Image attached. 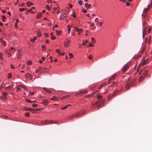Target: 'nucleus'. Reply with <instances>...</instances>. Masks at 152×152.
Listing matches in <instances>:
<instances>
[{"label": "nucleus", "instance_id": "6e6d98bb", "mask_svg": "<svg viewBox=\"0 0 152 152\" xmlns=\"http://www.w3.org/2000/svg\"><path fill=\"white\" fill-rule=\"evenodd\" d=\"M2 44L4 45L5 46L6 45V42L5 41H3L2 42Z\"/></svg>", "mask_w": 152, "mask_h": 152}, {"label": "nucleus", "instance_id": "f704fd0d", "mask_svg": "<svg viewBox=\"0 0 152 152\" xmlns=\"http://www.w3.org/2000/svg\"><path fill=\"white\" fill-rule=\"evenodd\" d=\"M87 92V91L85 90H82L80 91V94H83L84 93H86Z\"/></svg>", "mask_w": 152, "mask_h": 152}, {"label": "nucleus", "instance_id": "0eeeda50", "mask_svg": "<svg viewBox=\"0 0 152 152\" xmlns=\"http://www.w3.org/2000/svg\"><path fill=\"white\" fill-rule=\"evenodd\" d=\"M25 77L30 80L32 79V76L29 73L25 75Z\"/></svg>", "mask_w": 152, "mask_h": 152}, {"label": "nucleus", "instance_id": "39448f33", "mask_svg": "<svg viewBox=\"0 0 152 152\" xmlns=\"http://www.w3.org/2000/svg\"><path fill=\"white\" fill-rule=\"evenodd\" d=\"M148 62V61L146 60L145 59H143L142 61H141L140 63L139 64V66H140L142 65H144L145 64L147 63Z\"/></svg>", "mask_w": 152, "mask_h": 152}, {"label": "nucleus", "instance_id": "6ab92c4d", "mask_svg": "<svg viewBox=\"0 0 152 152\" xmlns=\"http://www.w3.org/2000/svg\"><path fill=\"white\" fill-rule=\"evenodd\" d=\"M41 15H42L41 13L40 12H39L38 13L37 15V19H39V18H40L42 17Z\"/></svg>", "mask_w": 152, "mask_h": 152}, {"label": "nucleus", "instance_id": "c85d7f7f", "mask_svg": "<svg viewBox=\"0 0 152 152\" xmlns=\"http://www.w3.org/2000/svg\"><path fill=\"white\" fill-rule=\"evenodd\" d=\"M115 94V93L113 94V95L110 96L108 98V100H110V99H111L114 96V94Z\"/></svg>", "mask_w": 152, "mask_h": 152}, {"label": "nucleus", "instance_id": "a878e982", "mask_svg": "<svg viewBox=\"0 0 152 152\" xmlns=\"http://www.w3.org/2000/svg\"><path fill=\"white\" fill-rule=\"evenodd\" d=\"M70 27H71L70 25H68L67 26V27L68 28V33H69V34L70 33V32L71 31Z\"/></svg>", "mask_w": 152, "mask_h": 152}, {"label": "nucleus", "instance_id": "c756f323", "mask_svg": "<svg viewBox=\"0 0 152 152\" xmlns=\"http://www.w3.org/2000/svg\"><path fill=\"white\" fill-rule=\"evenodd\" d=\"M70 105H70V104L66 105V106L62 107L61 109L62 110H65V109H66Z\"/></svg>", "mask_w": 152, "mask_h": 152}, {"label": "nucleus", "instance_id": "58836bf2", "mask_svg": "<svg viewBox=\"0 0 152 152\" xmlns=\"http://www.w3.org/2000/svg\"><path fill=\"white\" fill-rule=\"evenodd\" d=\"M82 12L84 13H87V10H86V9H83L82 10Z\"/></svg>", "mask_w": 152, "mask_h": 152}, {"label": "nucleus", "instance_id": "c03bdc74", "mask_svg": "<svg viewBox=\"0 0 152 152\" xmlns=\"http://www.w3.org/2000/svg\"><path fill=\"white\" fill-rule=\"evenodd\" d=\"M46 8L49 11H50L51 10V8L49 7L48 5H47L46 6Z\"/></svg>", "mask_w": 152, "mask_h": 152}, {"label": "nucleus", "instance_id": "2eb2a0df", "mask_svg": "<svg viewBox=\"0 0 152 152\" xmlns=\"http://www.w3.org/2000/svg\"><path fill=\"white\" fill-rule=\"evenodd\" d=\"M50 100H54V101H56L58 99V98L56 97V96H54L52 98H51Z\"/></svg>", "mask_w": 152, "mask_h": 152}, {"label": "nucleus", "instance_id": "69168bd1", "mask_svg": "<svg viewBox=\"0 0 152 152\" xmlns=\"http://www.w3.org/2000/svg\"><path fill=\"white\" fill-rule=\"evenodd\" d=\"M51 39L52 40H54L56 39V37L54 36H52L51 37Z\"/></svg>", "mask_w": 152, "mask_h": 152}, {"label": "nucleus", "instance_id": "2f4dec72", "mask_svg": "<svg viewBox=\"0 0 152 152\" xmlns=\"http://www.w3.org/2000/svg\"><path fill=\"white\" fill-rule=\"evenodd\" d=\"M1 18H2L3 19H2V21L4 22H6V20H5L6 19V17L4 15H2V16H1Z\"/></svg>", "mask_w": 152, "mask_h": 152}, {"label": "nucleus", "instance_id": "603ef678", "mask_svg": "<svg viewBox=\"0 0 152 152\" xmlns=\"http://www.w3.org/2000/svg\"><path fill=\"white\" fill-rule=\"evenodd\" d=\"M103 24V22H99V26L100 27H101L102 25Z\"/></svg>", "mask_w": 152, "mask_h": 152}, {"label": "nucleus", "instance_id": "f257e3e1", "mask_svg": "<svg viewBox=\"0 0 152 152\" xmlns=\"http://www.w3.org/2000/svg\"><path fill=\"white\" fill-rule=\"evenodd\" d=\"M131 65V63L130 62H128L126 64H125L122 69V72H126L129 68V66Z\"/></svg>", "mask_w": 152, "mask_h": 152}, {"label": "nucleus", "instance_id": "ea45409f", "mask_svg": "<svg viewBox=\"0 0 152 152\" xmlns=\"http://www.w3.org/2000/svg\"><path fill=\"white\" fill-rule=\"evenodd\" d=\"M19 17L21 18V19L22 20H24L25 19V18L23 16V15L21 14H20L19 15Z\"/></svg>", "mask_w": 152, "mask_h": 152}, {"label": "nucleus", "instance_id": "79ce46f5", "mask_svg": "<svg viewBox=\"0 0 152 152\" xmlns=\"http://www.w3.org/2000/svg\"><path fill=\"white\" fill-rule=\"evenodd\" d=\"M26 101L27 102H30V103L34 102H36V101H31L29 99H27L26 100Z\"/></svg>", "mask_w": 152, "mask_h": 152}, {"label": "nucleus", "instance_id": "e2e57ef3", "mask_svg": "<svg viewBox=\"0 0 152 152\" xmlns=\"http://www.w3.org/2000/svg\"><path fill=\"white\" fill-rule=\"evenodd\" d=\"M144 79V77L143 76H141L140 78V81H142Z\"/></svg>", "mask_w": 152, "mask_h": 152}, {"label": "nucleus", "instance_id": "7c9ffc66", "mask_svg": "<svg viewBox=\"0 0 152 152\" xmlns=\"http://www.w3.org/2000/svg\"><path fill=\"white\" fill-rule=\"evenodd\" d=\"M143 74L144 76H146L148 75L147 71L146 70H145V72L143 73Z\"/></svg>", "mask_w": 152, "mask_h": 152}, {"label": "nucleus", "instance_id": "9d476101", "mask_svg": "<svg viewBox=\"0 0 152 152\" xmlns=\"http://www.w3.org/2000/svg\"><path fill=\"white\" fill-rule=\"evenodd\" d=\"M40 110V109H32L31 108H29L28 109V110H29V111H32V113H34V112H35V111H37V110Z\"/></svg>", "mask_w": 152, "mask_h": 152}, {"label": "nucleus", "instance_id": "a19ab883", "mask_svg": "<svg viewBox=\"0 0 152 152\" xmlns=\"http://www.w3.org/2000/svg\"><path fill=\"white\" fill-rule=\"evenodd\" d=\"M19 87H20V86H19V85H18L17 86V91H18L20 90H21V89Z\"/></svg>", "mask_w": 152, "mask_h": 152}, {"label": "nucleus", "instance_id": "1a4fd4ad", "mask_svg": "<svg viewBox=\"0 0 152 152\" xmlns=\"http://www.w3.org/2000/svg\"><path fill=\"white\" fill-rule=\"evenodd\" d=\"M85 5L86 8L88 9L91 8V4H88V3H86L85 4Z\"/></svg>", "mask_w": 152, "mask_h": 152}, {"label": "nucleus", "instance_id": "bb28decb", "mask_svg": "<svg viewBox=\"0 0 152 152\" xmlns=\"http://www.w3.org/2000/svg\"><path fill=\"white\" fill-rule=\"evenodd\" d=\"M82 2L83 1L82 0H79L78 1V3L79 4L80 6L82 5Z\"/></svg>", "mask_w": 152, "mask_h": 152}, {"label": "nucleus", "instance_id": "3c124183", "mask_svg": "<svg viewBox=\"0 0 152 152\" xmlns=\"http://www.w3.org/2000/svg\"><path fill=\"white\" fill-rule=\"evenodd\" d=\"M37 106V104L35 103H34L32 104V106L36 107Z\"/></svg>", "mask_w": 152, "mask_h": 152}, {"label": "nucleus", "instance_id": "aec40b11", "mask_svg": "<svg viewBox=\"0 0 152 152\" xmlns=\"http://www.w3.org/2000/svg\"><path fill=\"white\" fill-rule=\"evenodd\" d=\"M43 90H45L46 92H47L49 93H51V91L50 90H49L48 89L44 87L43 88Z\"/></svg>", "mask_w": 152, "mask_h": 152}, {"label": "nucleus", "instance_id": "774afa93", "mask_svg": "<svg viewBox=\"0 0 152 152\" xmlns=\"http://www.w3.org/2000/svg\"><path fill=\"white\" fill-rule=\"evenodd\" d=\"M44 35L45 36V37H47L49 36V35L48 33L45 34Z\"/></svg>", "mask_w": 152, "mask_h": 152}, {"label": "nucleus", "instance_id": "8fccbe9b", "mask_svg": "<svg viewBox=\"0 0 152 152\" xmlns=\"http://www.w3.org/2000/svg\"><path fill=\"white\" fill-rule=\"evenodd\" d=\"M68 54L70 57H74V56L73 55L72 53H69Z\"/></svg>", "mask_w": 152, "mask_h": 152}, {"label": "nucleus", "instance_id": "a211bd4d", "mask_svg": "<svg viewBox=\"0 0 152 152\" xmlns=\"http://www.w3.org/2000/svg\"><path fill=\"white\" fill-rule=\"evenodd\" d=\"M92 104L93 105H95L97 107H98L100 105L99 102H97L94 103Z\"/></svg>", "mask_w": 152, "mask_h": 152}, {"label": "nucleus", "instance_id": "393cba45", "mask_svg": "<svg viewBox=\"0 0 152 152\" xmlns=\"http://www.w3.org/2000/svg\"><path fill=\"white\" fill-rule=\"evenodd\" d=\"M106 84L105 83L102 84L99 86V89H100L102 87H103L104 86H106Z\"/></svg>", "mask_w": 152, "mask_h": 152}, {"label": "nucleus", "instance_id": "412c9836", "mask_svg": "<svg viewBox=\"0 0 152 152\" xmlns=\"http://www.w3.org/2000/svg\"><path fill=\"white\" fill-rule=\"evenodd\" d=\"M149 10H150L149 7H148V8H145L143 12L147 13V12H148V11H149Z\"/></svg>", "mask_w": 152, "mask_h": 152}, {"label": "nucleus", "instance_id": "f03ea898", "mask_svg": "<svg viewBox=\"0 0 152 152\" xmlns=\"http://www.w3.org/2000/svg\"><path fill=\"white\" fill-rule=\"evenodd\" d=\"M70 44V40L68 38H66L64 42V45L65 47H68Z\"/></svg>", "mask_w": 152, "mask_h": 152}, {"label": "nucleus", "instance_id": "0e129e2a", "mask_svg": "<svg viewBox=\"0 0 152 152\" xmlns=\"http://www.w3.org/2000/svg\"><path fill=\"white\" fill-rule=\"evenodd\" d=\"M148 7H152V0L151 1V5H148Z\"/></svg>", "mask_w": 152, "mask_h": 152}, {"label": "nucleus", "instance_id": "4be33fe9", "mask_svg": "<svg viewBox=\"0 0 152 152\" xmlns=\"http://www.w3.org/2000/svg\"><path fill=\"white\" fill-rule=\"evenodd\" d=\"M81 114L80 113H78L77 114H76L74 115L73 116H72L73 117H78L81 115Z\"/></svg>", "mask_w": 152, "mask_h": 152}, {"label": "nucleus", "instance_id": "9b49d317", "mask_svg": "<svg viewBox=\"0 0 152 152\" xmlns=\"http://www.w3.org/2000/svg\"><path fill=\"white\" fill-rule=\"evenodd\" d=\"M48 103L49 102L47 100L45 99L42 102V103L43 104L45 105H47Z\"/></svg>", "mask_w": 152, "mask_h": 152}, {"label": "nucleus", "instance_id": "b1692460", "mask_svg": "<svg viewBox=\"0 0 152 152\" xmlns=\"http://www.w3.org/2000/svg\"><path fill=\"white\" fill-rule=\"evenodd\" d=\"M115 76L113 75L110 78V79L109 80L108 82H110L111 81L113 80L115 78Z\"/></svg>", "mask_w": 152, "mask_h": 152}, {"label": "nucleus", "instance_id": "bf43d9fd", "mask_svg": "<svg viewBox=\"0 0 152 152\" xmlns=\"http://www.w3.org/2000/svg\"><path fill=\"white\" fill-rule=\"evenodd\" d=\"M34 94V92H30L29 93V95H33Z\"/></svg>", "mask_w": 152, "mask_h": 152}, {"label": "nucleus", "instance_id": "a18cd8bd", "mask_svg": "<svg viewBox=\"0 0 152 152\" xmlns=\"http://www.w3.org/2000/svg\"><path fill=\"white\" fill-rule=\"evenodd\" d=\"M32 61H28L27 63L28 65H31L32 64Z\"/></svg>", "mask_w": 152, "mask_h": 152}, {"label": "nucleus", "instance_id": "4468645a", "mask_svg": "<svg viewBox=\"0 0 152 152\" xmlns=\"http://www.w3.org/2000/svg\"><path fill=\"white\" fill-rule=\"evenodd\" d=\"M54 123H55L53 121H49L46 122V124H53Z\"/></svg>", "mask_w": 152, "mask_h": 152}, {"label": "nucleus", "instance_id": "423d86ee", "mask_svg": "<svg viewBox=\"0 0 152 152\" xmlns=\"http://www.w3.org/2000/svg\"><path fill=\"white\" fill-rule=\"evenodd\" d=\"M7 94L5 92H3L2 93V96L0 97V98L1 99H5L6 98V96L7 95Z\"/></svg>", "mask_w": 152, "mask_h": 152}, {"label": "nucleus", "instance_id": "e433bc0d", "mask_svg": "<svg viewBox=\"0 0 152 152\" xmlns=\"http://www.w3.org/2000/svg\"><path fill=\"white\" fill-rule=\"evenodd\" d=\"M6 52L8 54L7 56L8 57H10L11 56V54L10 53L8 52V51H6Z\"/></svg>", "mask_w": 152, "mask_h": 152}, {"label": "nucleus", "instance_id": "5fc2aeb1", "mask_svg": "<svg viewBox=\"0 0 152 152\" xmlns=\"http://www.w3.org/2000/svg\"><path fill=\"white\" fill-rule=\"evenodd\" d=\"M151 27H150L148 29V33H150L151 31Z\"/></svg>", "mask_w": 152, "mask_h": 152}, {"label": "nucleus", "instance_id": "de8ad7c7", "mask_svg": "<svg viewBox=\"0 0 152 152\" xmlns=\"http://www.w3.org/2000/svg\"><path fill=\"white\" fill-rule=\"evenodd\" d=\"M102 97V96L99 95L97 96V98L99 100L101 99V97Z\"/></svg>", "mask_w": 152, "mask_h": 152}, {"label": "nucleus", "instance_id": "864d4df0", "mask_svg": "<svg viewBox=\"0 0 152 152\" xmlns=\"http://www.w3.org/2000/svg\"><path fill=\"white\" fill-rule=\"evenodd\" d=\"M147 15V13H145V15H143V14H142V16L144 18H145L146 17V16Z\"/></svg>", "mask_w": 152, "mask_h": 152}, {"label": "nucleus", "instance_id": "338daca9", "mask_svg": "<svg viewBox=\"0 0 152 152\" xmlns=\"http://www.w3.org/2000/svg\"><path fill=\"white\" fill-rule=\"evenodd\" d=\"M2 117L4 118H7L8 117L7 116H6L5 115H3L2 116Z\"/></svg>", "mask_w": 152, "mask_h": 152}, {"label": "nucleus", "instance_id": "49530a36", "mask_svg": "<svg viewBox=\"0 0 152 152\" xmlns=\"http://www.w3.org/2000/svg\"><path fill=\"white\" fill-rule=\"evenodd\" d=\"M73 13L72 15V16H73L74 18H76V15H75V13L74 11H73Z\"/></svg>", "mask_w": 152, "mask_h": 152}, {"label": "nucleus", "instance_id": "c9c22d12", "mask_svg": "<svg viewBox=\"0 0 152 152\" xmlns=\"http://www.w3.org/2000/svg\"><path fill=\"white\" fill-rule=\"evenodd\" d=\"M53 10L52 11V13L53 14H55L56 13V11L57 10V8H53Z\"/></svg>", "mask_w": 152, "mask_h": 152}, {"label": "nucleus", "instance_id": "7ed1b4c3", "mask_svg": "<svg viewBox=\"0 0 152 152\" xmlns=\"http://www.w3.org/2000/svg\"><path fill=\"white\" fill-rule=\"evenodd\" d=\"M144 48H143L142 50L141 51L139 52V53H138V57H140L141 56H143V57H146L147 56V54L146 53L144 54V56H143L142 55V54L144 53L143 51H144Z\"/></svg>", "mask_w": 152, "mask_h": 152}, {"label": "nucleus", "instance_id": "ddd939ff", "mask_svg": "<svg viewBox=\"0 0 152 152\" xmlns=\"http://www.w3.org/2000/svg\"><path fill=\"white\" fill-rule=\"evenodd\" d=\"M37 37L36 36H34L33 37V39H30V41L33 43H34L35 42V40L37 39Z\"/></svg>", "mask_w": 152, "mask_h": 152}, {"label": "nucleus", "instance_id": "f8f14e48", "mask_svg": "<svg viewBox=\"0 0 152 152\" xmlns=\"http://www.w3.org/2000/svg\"><path fill=\"white\" fill-rule=\"evenodd\" d=\"M53 30L56 31V34L57 35H59L61 34V30L58 31L57 30H54V27L53 28Z\"/></svg>", "mask_w": 152, "mask_h": 152}, {"label": "nucleus", "instance_id": "13d9d810", "mask_svg": "<svg viewBox=\"0 0 152 152\" xmlns=\"http://www.w3.org/2000/svg\"><path fill=\"white\" fill-rule=\"evenodd\" d=\"M11 76H12V74L10 73H9L8 74V78H11Z\"/></svg>", "mask_w": 152, "mask_h": 152}, {"label": "nucleus", "instance_id": "20e7f679", "mask_svg": "<svg viewBox=\"0 0 152 152\" xmlns=\"http://www.w3.org/2000/svg\"><path fill=\"white\" fill-rule=\"evenodd\" d=\"M67 18V15L66 14L64 13L60 15V19L62 20H65Z\"/></svg>", "mask_w": 152, "mask_h": 152}, {"label": "nucleus", "instance_id": "052dcab7", "mask_svg": "<svg viewBox=\"0 0 152 152\" xmlns=\"http://www.w3.org/2000/svg\"><path fill=\"white\" fill-rule=\"evenodd\" d=\"M15 27L18 28V23H15Z\"/></svg>", "mask_w": 152, "mask_h": 152}, {"label": "nucleus", "instance_id": "37998d69", "mask_svg": "<svg viewBox=\"0 0 152 152\" xmlns=\"http://www.w3.org/2000/svg\"><path fill=\"white\" fill-rule=\"evenodd\" d=\"M56 52H57V53H58V54H59V55H58V56H60V50H58V49H57L56 50Z\"/></svg>", "mask_w": 152, "mask_h": 152}, {"label": "nucleus", "instance_id": "72a5a7b5", "mask_svg": "<svg viewBox=\"0 0 152 152\" xmlns=\"http://www.w3.org/2000/svg\"><path fill=\"white\" fill-rule=\"evenodd\" d=\"M37 36L39 37H41V34L40 31H38L37 32Z\"/></svg>", "mask_w": 152, "mask_h": 152}, {"label": "nucleus", "instance_id": "cd10ccee", "mask_svg": "<svg viewBox=\"0 0 152 152\" xmlns=\"http://www.w3.org/2000/svg\"><path fill=\"white\" fill-rule=\"evenodd\" d=\"M26 8H20L19 9V10L20 12H23L25 10H26Z\"/></svg>", "mask_w": 152, "mask_h": 152}, {"label": "nucleus", "instance_id": "4c0bfd02", "mask_svg": "<svg viewBox=\"0 0 152 152\" xmlns=\"http://www.w3.org/2000/svg\"><path fill=\"white\" fill-rule=\"evenodd\" d=\"M91 39L92 40L91 42L93 43H95L96 42V41L94 37H92Z\"/></svg>", "mask_w": 152, "mask_h": 152}, {"label": "nucleus", "instance_id": "5701e85b", "mask_svg": "<svg viewBox=\"0 0 152 152\" xmlns=\"http://www.w3.org/2000/svg\"><path fill=\"white\" fill-rule=\"evenodd\" d=\"M19 86L20 87L26 90L27 91V88L26 87L22 85H19Z\"/></svg>", "mask_w": 152, "mask_h": 152}, {"label": "nucleus", "instance_id": "473e14b6", "mask_svg": "<svg viewBox=\"0 0 152 152\" xmlns=\"http://www.w3.org/2000/svg\"><path fill=\"white\" fill-rule=\"evenodd\" d=\"M94 45L92 44V43H91L90 42L89 43V45H88L87 46L88 47H94Z\"/></svg>", "mask_w": 152, "mask_h": 152}, {"label": "nucleus", "instance_id": "680f3d73", "mask_svg": "<svg viewBox=\"0 0 152 152\" xmlns=\"http://www.w3.org/2000/svg\"><path fill=\"white\" fill-rule=\"evenodd\" d=\"M152 37V36H149V43H150V42H151V37Z\"/></svg>", "mask_w": 152, "mask_h": 152}, {"label": "nucleus", "instance_id": "09e8293b", "mask_svg": "<svg viewBox=\"0 0 152 152\" xmlns=\"http://www.w3.org/2000/svg\"><path fill=\"white\" fill-rule=\"evenodd\" d=\"M126 5L127 6H130L131 5V4L129 2L126 1Z\"/></svg>", "mask_w": 152, "mask_h": 152}, {"label": "nucleus", "instance_id": "dca6fc26", "mask_svg": "<svg viewBox=\"0 0 152 152\" xmlns=\"http://www.w3.org/2000/svg\"><path fill=\"white\" fill-rule=\"evenodd\" d=\"M76 31L78 32V34H80V32H82L83 31L82 29H81V28H77Z\"/></svg>", "mask_w": 152, "mask_h": 152}, {"label": "nucleus", "instance_id": "6e6552de", "mask_svg": "<svg viewBox=\"0 0 152 152\" xmlns=\"http://www.w3.org/2000/svg\"><path fill=\"white\" fill-rule=\"evenodd\" d=\"M26 4L28 7H30L31 5H33L34 4L32 2H31L30 1H29L26 3Z\"/></svg>", "mask_w": 152, "mask_h": 152}, {"label": "nucleus", "instance_id": "4d7b16f0", "mask_svg": "<svg viewBox=\"0 0 152 152\" xmlns=\"http://www.w3.org/2000/svg\"><path fill=\"white\" fill-rule=\"evenodd\" d=\"M29 114H30V113L28 112H27L25 114V115L26 116H28L29 115Z\"/></svg>", "mask_w": 152, "mask_h": 152}, {"label": "nucleus", "instance_id": "f3484780", "mask_svg": "<svg viewBox=\"0 0 152 152\" xmlns=\"http://www.w3.org/2000/svg\"><path fill=\"white\" fill-rule=\"evenodd\" d=\"M88 42V41L86 39H83V45H85Z\"/></svg>", "mask_w": 152, "mask_h": 152}]
</instances>
